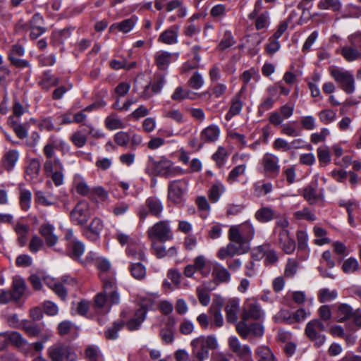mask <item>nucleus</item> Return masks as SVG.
Masks as SVG:
<instances>
[{"mask_svg":"<svg viewBox=\"0 0 361 361\" xmlns=\"http://www.w3.org/2000/svg\"><path fill=\"white\" fill-rule=\"evenodd\" d=\"M147 169H151L154 175L169 178L184 174V170L174 166L172 161L164 157L157 161L152 156L147 159Z\"/></svg>","mask_w":361,"mask_h":361,"instance_id":"obj_1","label":"nucleus"},{"mask_svg":"<svg viewBox=\"0 0 361 361\" xmlns=\"http://www.w3.org/2000/svg\"><path fill=\"white\" fill-rule=\"evenodd\" d=\"M255 234L253 224L250 221H246L238 226H231L228 231V238L233 243H240L250 246Z\"/></svg>","mask_w":361,"mask_h":361,"instance_id":"obj_2","label":"nucleus"},{"mask_svg":"<svg viewBox=\"0 0 361 361\" xmlns=\"http://www.w3.org/2000/svg\"><path fill=\"white\" fill-rule=\"evenodd\" d=\"M192 353L197 360H204L209 357V350L216 349L218 343L213 336H200L191 341Z\"/></svg>","mask_w":361,"mask_h":361,"instance_id":"obj_3","label":"nucleus"},{"mask_svg":"<svg viewBox=\"0 0 361 361\" xmlns=\"http://www.w3.org/2000/svg\"><path fill=\"white\" fill-rule=\"evenodd\" d=\"M164 211V205L159 198L151 196L146 199L143 204L140 205L136 211L140 221H144L149 214L159 218Z\"/></svg>","mask_w":361,"mask_h":361,"instance_id":"obj_4","label":"nucleus"},{"mask_svg":"<svg viewBox=\"0 0 361 361\" xmlns=\"http://www.w3.org/2000/svg\"><path fill=\"white\" fill-rule=\"evenodd\" d=\"M331 76L347 94H352L355 90V78L353 73L340 68L334 67L329 69Z\"/></svg>","mask_w":361,"mask_h":361,"instance_id":"obj_5","label":"nucleus"},{"mask_svg":"<svg viewBox=\"0 0 361 361\" xmlns=\"http://www.w3.org/2000/svg\"><path fill=\"white\" fill-rule=\"evenodd\" d=\"M188 188V181L185 178L170 181L168 185V200L176 205L181 204L185 200Z\"/></svg>","mask_w":361,"mask_h":361,"instance_id":"obj_6","label":"nucleus"},{"mask_svg":"<svg viewBox=\"0 0 361 361\" xmlns=\"http://www.w3.org/2000/svg\"><path fill=\"white\" fill-rule=\"evenodd\" d=\"M147 235L152 240H159L164 243L173 238V234L170 226V221H159L147 230Z\"/></svg>","mask_w":361,"mask_h":361,"instance_id":"obj_7","label":"nucleus"},{"mask_svg":"<svg viewBox=\"0 0 361 361\" xmlns=\"http://www.w3.org/2000/svg\"><path fill=\"white\" fill-rule=\"evenodd\" d=\"M248 18L254 21L257 30L269 27L270 24V13L267 10L263 9L262 0L255 1L254 8L248 15Z\"/></svg>","mask_w":361,"mask_h":361,"instance_id":"obj_8","label":"nucleus"},{"mask_svg":"<svg viewBox=\"0 0 361 361\" xmlns=\"http://www.w3.org/2000/svg\"><path fill=\"white\" fill-rule=\"evenodd\" d=\"M47 355L51 361H63L66 358L68 361L77 360L76 354L71 347L62 343H56L47 349Z\"/></svg>","mask_w":361,"mask_h":361,"instance_id":"obj_9","label":"nucleus"},{"mask_svg":"<svg viewBox=\"0 0 361 361\" xmlns=\"http://www.w3.org/2000/svg\"><path fill=\"white\" fill-rule=\"evenodd\" d=\"M324 330L325 326L323 322L319 319H314L307 324L305 333L317 347H320L326 340L325 336L322 334Z\"/></svg>","mask_w":361,"mask_h":361,"instance_id":"obj_10","label":"nucleus"},{"mask_svg":"<svg viewBox=\"0 0 361 361\" xmlns=\"http://www.w3.org/2000/svg\"><path fill=\"white\" fill-rule=\"evenodd\" d=\"M70 218L74 224L85 226L90 218L87 202L85 200L79 202L71 211Z\"/></svg>","mask_w":361,"mask_h":361,"instance_id":"obj_11","label":"nucleus"},{"mask_svg":"<svg viewBox=\"0 0 361 361\" xmlns=\"http://www.w3.org/2000/svg\"><path fill=\"white\" fill-rule=\"evenodd\" d=\"M228 345L230 350L242 361H251L252 351L247 345H243L239 339L235 336L229 337Z\"/></svg>","mask_w":361,"mask_h":361,"instance_id":"obj_12","label":"nucleus"},{"mask_svg":"<svg viewBox=\"0 0 361 361\" xmlns=\"http://www.w3.org/2000/svg\"><path fill=\"white\" fill-rule=\"evenodd\" d=\"M13 346L24 355H28L31 351L30 343L18 331L4 333L2 334Z\"/></svg>","mask_w":361,"mask_h":361,"instance_id":"obj_13","label":"nucleus"},{"mask_svg":"<svg viewBox=\"0 0 361 361\" xmlns=\"http://www.w3.org/2000/svg\"><path fill=\"white\" fill-rule=\"evenodd\" d=\"M276 243L286 254L290 255L294 252L296 247L295 240L290 236L288 230L279 231Z\"/></svg>","mask_w":361,"mask_h":361,"instance_id":"obj_14","label":"nucleus"},{"mask_svg":"<svg viewBox=\"0 0 361 361\" xmlns=\"http://www.w3.org/2000/svg\"><path fill=\"white\" fill-rule=\"evenodd\" d=\"M250 249V246L240 243H233L231 241L225 247H221L217 256L221 259H224L228 257H233L235 255H240L247 252Z\"/></svg>","mask_w":361,"mask_h":361,"instance_id":"obj_15","label":"nucleus"},{"mask_svg":"<svg viewBox=\"0 0 361 361\" xmlns=\"http://www.w3.org/2000/svg\"><path fill=\"white\" fill-rule=\"evenodd\" d=\"M103 227L102 221L99 218H94L89 226L82 228V233L89 240L95 242L100 238Z\"/></svg>","mask_w":361,"mask_h":361,"instance_id":"obj_16","label":"nucleus"},{"mask_svg":"<svg viewBox=\"0 0 361 361\" xmlns=\"http://www.w3.org/2000/svg\"><path fill=\"white\" fill-rule=\"evenodd\" d=\"M262 164L265 173L271 178L276 177L280 171L279 158L269 153H267L262 158Z\"/></svg>","mask_w":361,"mask_h":361,"instance_id":"obj_17","label":"nucleus"},{"mask_svg":"<svg viewBox=\"0 0 361 361\" xmlns=\"http://www.w3.org/2000/svg\"><path fill=\"white\" fill-rule=\"evenodd\" d=\"M224 300L221 296H216L214 298L209 307V312L212 317L214 324L216 327H221L224 324V319L221 314V309L224 306Z\"/></svg>","mask_w":361,"mask_h":361,"instance_id":"obj_18","label":"nucleus"},{"mask_svg":"<svg viewBox=\"0 0 361 361\" xmlns=\"http://www.w3.org/2000/svg\"><path fill=\"white\" fill-rule=\"evenodd\" d=\"M30 37L31 39H36L40 37L47 30L44 27V18L38 13H35L30 20Z\"/></svg>","mask_w":361,"mask_h":361,"instance_id":"obj_19","label":"nucleus"},{"mask_svg":"<svg viewBox=\"0 0 361 361\" xmlns=\"http://www.w3.org/2000/svg\"><path fill=\"white\" fill-rule=\"evenodd\" d=\"M85 244L78 239H74L66 245V253L74 261L80 262L85 252Z\"/></svg>","mask_w":361,"mask_h":361,"instance_id":"obj_20","label":"nucleus"},{"mask_svg":"<svg viewBox=\"0 0 361 361\" xmlns=\"http://www.w3.org/2000/svg\"><path fill=\"white\" fill-rule=\"evenodd\" d=\"M239 310L240 300L238 298H231L227 301L225 306V312L228 323L235 324L237 322Z\"/></svg>","mask_w":361,"mask_h":361,"instance_id":"obj_21","label":"nucleus"},{"mask_svg":"<svg viewBox=\"0 0 361 361\" xmlns=\"http://www.w3.org/2000/svg\"><path fill=\"white\" fill-rule=\"evenodd\" d=\"M179 30L178 25L171 26L160 34L158 42L169 45L178 43Z\"/></svg>","mask_w":361,"mask_h":361,"instance_id":"obj_22","label":"nucleus"},{"mask_svg":"<svg viewBox=\"0 0 361 361\" xmlns=\"http://www.w3.org/2000/svg\"><path fill=\"white\" fill-rule=\"evenodd\" d=\"M263 315V312L260 305L257 302H249L243 308L241 314L243 320L260 319Z\"/></svg>","mask_w":361,"mask_h":361,"instance_id":"obj_23","label":"nucleus"},{"mask_svg":"<svg viewBox=\"0 0 361 361\" xmlns=\"http://www.w3.org/2000/svg\"><path fill=\"white\" fill-rule=\"evenodd\" d=\"M103 289L106 294L108 302L110 306L118 305L120 302V295L118 293L116 281H106L103 283Z\"/></svg>","mask_w":361,"mask_h":361,"instance_id":"obj_24","label":"nucleus"},{"mask_svg":"<svg viewBox=\"0 0 361 361\" xmlns=\"http://www.w3.org/2000/svg\"><path fill=\"white\" fill-rule=\"evenodd\" d=\"M341 56L348 62L361 60V51L353 44H347L341 47Z\"/></svg>","mask_w":361,"mask_h":361,"instance_id":"obj_25","label":"nucleus"},{"mask_svg":"<svg viewBox=\"0 0 361 361\" xmlns=\"http://www.w3.org/2000/svg\"><path fill=\"white\" fill-rule=\"evenodd\" d=\"M19 159V152L16 149H10L6 152L1 159L2 167L8 172H11L15 167Z\"/></svg>","mask_w":361,"mask_h":361,"instance_id":"obj_26","label":"nucleus"},{"mask_svg":"<svg viewBox=\"0 0 361 361\" xmlns=\"http://www.w3.org/2000/svg\"><path fill=\"white\" fill-rule=\"evenodd\" d=\"M96 266L99 271V278L103 283L106 281L115 280L112 276H108V274L111 271V263L105 258H97Z\"/></svg>","mask_w":361,"mask_h":361,"instance_id":"obj_27","label":"nucleus"},{"mask_svg":"<svg viewBox=\"0 0 361 361\" xmlns=\"http://www.w3.org/2000/svg\"><path fill=\"white\" fill-rule=\"evenodd\" d=\"M276 217V212L270 207H262L255 214V218L260 223L269 222Z\"/></svg>","mask_w":361,"mask_h":361,"instance_id":"obj_28","label":"nucleus"},{"mask_svg":"<svg viewBox=\"0 0 361 361\" xmlns=\"http://www.w3.org/2000/svg\"><path fill=\"white\" fill-rule=\"evenodd\" d=\"M54 227L50 224H45L40 226L39 233L44 238L48 246H54L58 241L57 236L54 233Z\"/></svg>","mask_w":361,"mask_h":361,"instance_id":"obj_29","label":"nucleus"},{"mask_svg":"<svg viewBox=\"0 0 361 361\" xmlns=\"http://www.w3.org/2000/svg\"><path fill=\"white\" fill-rule=\"evenodd\" d=\"M145 250L142 245L134 242V243H130L127 246L126 252L128 257H133L139 261H145L146 259Z\"/></svg>","mask_w":361,"mask_h":361,"instance_id":"obj_30","label":"nucleus"},{"mask_svg":"<svg viewBox=\"0 0 361 361\" xmlns=\"http://www.w3.org/2000/svg\"><path fill=\"white\" fill-rule=\"evenodd\" d=\"M145 319V311L143 310H137L133 317L127 322L126 327L130 331L138 330Z\"/></svg>","mask_w":361,"mask_h":361,"instance_id":"obj_31","label":"nucleus"},{"mask_svg":"<svg viewBox=\"0 0 361 361\" xmlns=\"http://www.w3.org/2000/svg\"><path fill=\"white\" fill-rule=\"evenodd\" d=\"M219 133L220 130L217 126L210 125L202 131L200 139L204 142H213L217 140Z\"/></svg>","mask_w":361,"mask_h":361,"instance_id":"obj_32","label":"nucleus"},{"mask_svg":"<svg viewBox=\"0 0 361 361\" xmlns=\"http://www.w3.org/2000/svg\"><path fill=\"white\" fill-rule=\"evenodd\" d=\"M125 322L122 319L115 321L111 326L104 331V336L107 340H116L118 338V331L124 326Z\"/></svg>","mask_w":361,"mask_h":361,"instance_id":"obj_33","label":"nucleus"},{"mask_svg":"<svg viewBox=\"0 0 361 361\" xmlns=\"http://www.w3.org/2000/svg\"><path fill=\"white\" fill-rule=\"evenodd\" d=\"M13 290L14 301L18 302L25 294L27 286L25 281L21 278L14 279L13 281Z\"/></svg>","mask_w":361,"mask_h":361,"instance_id":"obj_34","label":"nucleus"},{"mask_svg":"<svg viewBox=\"0 0 361 361\" xmlns=\"http://www.w3.org/2000/svg\"><path fill=\"white\" fill-rule=\"evenodd\" d=\"M355 310L348 304H339L337 309L338 322H343L353 318Z\"/></svg>","mask_w":361,"mask_h":361,"instance_id":"obj_35","label":"nucleus"},{"mask_svg":"<svg viewBox=\"0 0 361 361\" xmlns=\"http://www.w3.org/2000/svg\"><path fill=\"white\" fill-rule=\"evenodd\" d=\"M136 22L137 18L131 17L130 18L125 19L119 23H114L110 27V30L117 29L123 33H127L134 27Z\"/></svg>","mask_w":361,"mask_h":361,"instance_id":"obj_36","label":"nucleus"},{"mask_svg":"<svg viewBox=\"0 0 361 361\" xmlns=\"http://www.w3.org/2000/svg\"><path fill=\"white\" fill-rule=\"evenodd\" d=\"M214 278L220 283H228L231 279V274L224 267L216 264L212 271Z\"/></svg>","mask_w":361,"mask_h":361,"instance_id":"obj_37","label":"nucleus"},{"mask_svg":"<svg viewBox=\"0 0 361 361\" xmlns=\"http://www.w3.org/2000/svg\"><path fill=\"white\" fill-rule=\"evenodd\" d=\"M129 271L131 276L139 281L143 280L147 275L146 267L141 262L131 263Z\"/></svg>","mask_w":361,"mask_h":361,"instance_id":"obj_38","label":"nucleus"},{"mask_svg":"<svg viewBox=\"0 0 361 361\" xmlns=\"http://www.w3.org/2000/svg\"><path fill=\"white\" fill-rule=\"evenodd\" d=\"M269 244H264L258 247L260 252L264 253L265 257L264 262L267 265H273L276 264L279 260V257L276 251L274 250H267L266 247H269Z\"/></svg>","mask_w":361,"mask_h":361,"instance_id":"obj_39","label":"nucleus"},{"mask_svg":"<svg viewBox=\"0 0 361 361\" xmlns=\"http://www.w3.org/2000/svg\"><path fill=\"white\" fill-rule=\"evenodd\" d=\"M41 169V163L38 159H32L26 167V176H29L31 180L37 179L39 176Z\"/></svg>","mask_w":361,"mask_h":361,"instance_id":"obj_40","label":"nucleus"},{"mask_svg":"<svg viewBox=\"0 0 361 361\" xmlns=\"http://www.w3.org/2000/svg\"><path fill=\"white\" fill-rule=\"evenodd\" d=\"M43 169L47 176L53 173V172L58 169L64 170L61 161L57 157L46 160L44 163Z\"/></svg>","mask_w":361,"mask_h":361,"instance_id":"obj_41","label":"nucleus"},{"mask_svg":"<svg viewBox=\"0 0 361 361\" xmlns=\"http://www.w3.org/2000/svg\"><path fill=\"white\" fill-rule=\"evenodd\" d=\"M317 8L320 10H331L333 12L339 11L342 8L340 0H320L317 4Z\"/></svg>","mask_w":361,"mask_h":361,"instance_id":"obj_42","label":"nucleus"},{"mask_svg":"<svg viewBox=\"0 0 361 361\" xmlns=\"http://www.w3.org/2000/svg\"><path fill=\"white\" fill-rule=\"evenodd\" d=\"M225 186L220 182H215L209 190V198L212 202H216L225 192Z\"/></svg>","mask_w":361,"mask_h":361,"instance_id":"obj_43","label":"nucleus"},{"mask_svg":"<svg viewBox=\"0 0 361 361\" xmlns=\"http://www.w3.org/2000/svg\"><path fill=\"white\" fill-rule=\"evenodd\" d=\"M303 197L310 204H315L322 198V195L317 192L316 188L311 185L304 188Z\"/></svg>","mask_w":361,"mask_h":361,"instance_id":"obj_44","label":"nucleus"},{"mask_svg":"<svg viewBox=\"0 0 361 361\" xmlns=\"http://www.w3.org/2000/svg\"><path fill=\"white\" fill-rule=\"evenodd\" d=\"M243 108V103L240 101V96H235L231 101V105L229 111L225 116L226 121H230L233 116L239 114Z\"/></svg>","mask_w":361,"mask_h":361,"instance_id":"obj_45","label":"nucleus"},{"mask_svg":"<svg viewBox=\"0 0 361 361\" xmlns=\"http://www.w3.org/2000/svg\"><path fill=\"white\" fill-rule=\"evenodd\" d=\"M172 54L168 51H160L155 56V62L159 69H165L171 61Z\"/></svg>","mask_w":361,"mask_h":361,"instance_id":"obj_46","label":"nucleus"},{"mask_svg":"<svg viewBox=\"0 0 361 361\" xmlns=\"http://www.w3.org/2000/svg\"><path fill=\"white\" fill-rule=\"evenodd\" d=\"M22 329L30 337H37L42 332L39 324L29 321L23 322Z\"/></svg>","mask_w":361,"mask_h":361,"instance_id":"obj_47","label":"nucleus"},{"mask_svg":"<svg viewBox=\"0 0 361 361\" xmlns=\"http://www.w3.org/2000/svg\"><path fill=\"white\" fill-rule=\"evenodd\" d=\"M8 123L12 126L18 137L24 139L27 136V130L25 127L22 124H18L13 116H9Z\"/></svg>","mask_w":361,"mask_h":361,"instance_id":"obj_48","label":"nucleus"},{"mask_svg":"<svg viewBox=\"0 0 361 361\" xmlns=\"http://www.w3.org/2000/svg\"><path fill=\"white\" fill-rule=\"evenodd\" d=\"M293 216L298 220H306L307 221H314L316 216L308 207H304L301 210L294 212Z\"/></svg>","mask_w":361,"mask_h":361,"instance_id":"obj_49","label":"nucleus"},{"mask_svg":"<svg viewBox=\"0 0 361 361\" xmlns=\"http://www.w3.org/2000/svg\"><path fill=\"white\" fill-rule=\"evenodd\" d=\"M360 269L358 261L354 257H349L345 259L342 265V270L344 273L350 274L355 273Z\"/></svg>","mask_w":361,"mask_h":361,"instance_id":"obj_50","label":"nucleus"},{"mask_svg":"<svg viewBox=\"0 0 361 361\" xmlns=\"http://www.w3.org/2000/svg\"><path fill=\"white\" fill-rule=\"evenodd\" d=\"M338 293L336 290H331L329 288H322L318 293V299L321 303H325L336 299Z\"/></svg>","mask_w":361,"mask_h":361,"instance_id":"obj_51","label":"nucleus"},{"mask_svg":"<svg viewBox=\"0 0 361 361\" xmlns=\"http://www.w3.org/2000/svg\"><path fill=\"white\" fill-rule=\"evenodd\" d=\"M256 353L259 357L258 361H275V357L271 350L267 346L262 345L257 348Z\"/></svg>","mask_w":361,"mask_h":361,"instance_id":"obj_52","label":"nucleus"},{"mask_svg":"<svg viewBox=\"0 0 361 361\" xmlns=\"http://www.w3.org/2000/svg\"><path fill=\"white\" fill-rule=\"evenodd\" d=\"M274 219L276 220L273 231L274 233H279V231L288 230L287 228L289 226L290 223L286 215L276 212V217Z\"/></svg>","mask_w":361,"mask_h":361,"instance_id":"obj_53","label":"nucleus"},{"mask_svg":"<svg viewBox=\"0 0 361 361\" xmlns=\"http://www.w3.org/2000/svg\"><path fill=\"white\" fill-rule=\"evenodd\" d=\"M105 125L106 127L110 130L123 128L125 126L123 122L113 114L106 118Z\"/></svg>","mask_w":361,"mask_h":361,"instance_id":"obj_54","label":"nucleus"},{"mask_svg":"<svg viewBox=\"0 0 361 361\" xmlns=\"http://www.w3.org/2000/svg\"><path fill=\"white\" fill-rule=\"evenodd\" d=\"M191 94H192L191 91L185 90L182 87L179 86L175 89L171 95V99L178 102H180L185 99H193V97H191Z\"/></svg>","mask_w":361,"mask_h":361,"instance_id":"obj_55","label":"nucleus"},{"mask_svg":"<svg viewBox=\"0 0 361 361\" xmlns=\"http://www.w3.org/2000/svg\"><path fill=\"white\" fill-rule=\"evenodd\" d=\"M319 118L324 124L334 122L336 118V113L332 109H324L319 112Z\"/></svg>","mask_w":361,"mask_h":361,"instance_id":"obj_56","label":"nucleus"},{"mask_svg":"<svg viewBox=\"0 0 361 361\" xmlns=\"http://www.w3.org/2000/svg\"><path fill=\"white\" fill-rule=\"evenodd\" d=\"M298 265L299 263L296 259L292 258L288 259L284 271L286 277H293L298 271Z\"/></svg>","mask_w":361,"mask_h":361,"instance_id":"obj_57","label":"nucleus"},{"mask_svg":"<svg viewBox=\"0 0 361 361\" xmlns=\"http://www.w3.org/2000/svg\"><path fill=\"white\" fill-rule=\"evenodd\" d=\"M246 166L245 164H240L238 165L235 167H234L231 172L229 173L227 180L229 183L232 184L235 181L238 180V178L240 176L244 174L245 171Z\"/></svg>","mask_w":361,"mask_h":361,"instance_id":"obj_58","label":"nucleus"},{"mask_svg":"<svg viewBox=\"0 0 361 361\" xmlns=\"http://www.w3.org/2000/svg\"><path fill=\"white\" fill-rule=\"evenodd\" d=\"M275 320L279 323H286L291 324L294 323L293 316L287 310H281L275 316Z\"/></svg>","mask_w":361,"mask_h":361,"instance_id":"obj_59","label":"nucleus"},{"mask_svg":"<svg viewBox=\"0 0 361 361\" xmlns=\"http://www.w3.org/2000/svg\"><path fill=\"white\" fill-rule=\"evenodd\" d=\"M166 82V80L164 75H156L154 78V80L152 82H150V87H152V92L153 94H158L161 92L163 88L164 84Z\"/></svg>","mask_w":361,"mask_h":361,"instance_id":"obj_60","label":"nucleus"},{"mask_svg":"<svg viewBox=\"0 0 361 361\" xmlns=\"http://www.w3.org/2000/svg\"><path fill=\"white\" fill-rule=\"evenodd\" d=\"M31 192L26 189H20V204L22 209L26 211L30 207Z\"/></svg>","mask_w":361,"mask_h":361,"instance_id":"obj_61","label":"nucleus"},{"mask_svg":"<svg viewBox=\"0 0 361 361\" xmlns=\"http://www.w3.org/2000/svg\"><path fill=\"white\" fill-rule=\"evenodd\" d=\"M296 238L298 241V249L299 250H308V235L307 232L302 230L298 231Z\"/></svg>","mask_w":361,"mask_h":361,"instance_id":"obj_62","label":"nucleus"},{"mask_svg":"<svg viewBox=\"0 0 361 361\" xmlns=\"http://www.w3.org/2000/svg\"><path fill=\"white\" fill-rule=\"evenodd\" d=\"M247 320H241L236 322L235 329L240 336L243 339H247L250 335V324L247 323Z\"/></svg>","mask_w":361,"mask_h":361,"instance_id":"obj_63","label":"nucleus"},{"mask_svg":"<svg viewBox=\"0 0 361 361\" xmlns=\"http://www.w3.org/2000/svg\"><path fill=\"white\" fill-rule=\"evenodd\" d=\"M188 85L195 90L200 89L204 85V79L199 72H195L188 80Z\"/></svg>","mask_w":361,"mask_h":361,"instance_id":"obj_64","label":"nucleus"}]
</instances>
